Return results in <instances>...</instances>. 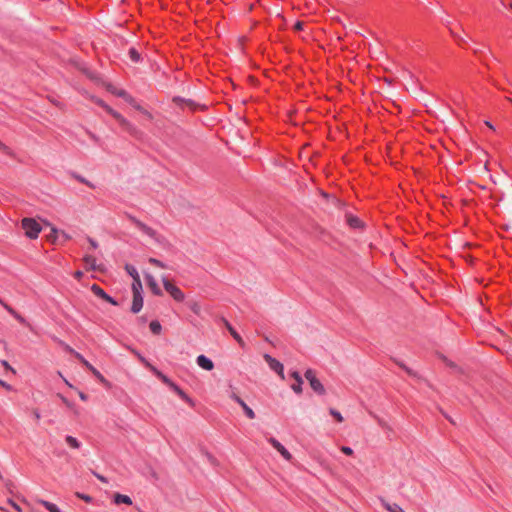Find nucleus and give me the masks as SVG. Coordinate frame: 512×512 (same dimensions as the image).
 <instances>
[{
	"label": "nucleus",
	"mask_w": 512,
	"mask_h": 512,
	"mask_svg": "<svg viewBox=\"0 0 512 512\" xmlns=\"http://www.w3.org/2000/svg\"><path fill=\"white\" fill-rule=\"evenodd\" d=\"M95 103L98 104L99 106L103 107L106 105L102 100L100 99H95Z\"/></svg>",
	"instance_id": "obj_55"
},
{
	"label": "nucleus",
	"mask_w": 512,
	"mask_h": 512,
	"mask_svg": "<svg viewBox=\"0 0 512 512\" xmlns=\"http://www.w3.org/2000/svg\"><path fill=\"white\" fill-rule=\"evenodd\" d=\"M130 220L135 224V226L140 229L143 233H145L146 235L152 237V238H156V231L153 230L151 227L147 226L146 224H144L143 222L139 221L138 219L134 218V217H130Z\"/></svg>",
	"instance_id": "obj_8"
},
{
	"label": "nucleus",
	"mask_w": 512,
	"mask_h": 512,
	"mask_svg": "<svg viewBox=\"0 0 512 512\" xmlns=\"http://www.w3.org/2000/svg\"><path fill=\"white\" fill-rule=\"evenodd\" d=\"M88 242L90 243V245L93 249H96L98 247V244L94 239L88 238Z\"/></svg>",
	"instance_id": "obj_44"
},
{
	"label": "nucleus",
	"mask_w": 512,
	"mask_h": 512,
	"mask_svg": "<svg viewBox=\"0 0 512 512\" xmlns=\"http://www.w3.org/2000/svg\"><path fill=\"white\" fill-rule=\"evenodd\" d=\"M33 415H34V417H35V419H36V420H39V419H40V414H39L38 410H34V411H33Z\"/></svg>",
	"instance_id": "obj_57"
},
{
	"label": "nucleus",
	"mask_w": 512,
	"mask_h": 512,
	"mask_svg": "<svg viewBox=\"0 0 512 512\" xmlns=\"http://www.w3.org/2000/svg\"><path fill=\"white\" fill-rule=\"evenodd\" d=\"M196 362L199 367L206 371H211L214 369V363L211 359L206 357L205 355H199L196 359Z\"/></svg>",
	"instance_id": "obj_9"
},
{
	"label": "nucleus",
	"mask_w": 512,
	"mask_h": 512,
	"mask_svg": "<svg viewBox=\"0 0 512 512\" xmlns=\"http://www.w3.org/2000/svg\"><path fill=\"white\" fill-rule=\"evenodd\" d=\"M303 25H304V23H303V22H301V21H297V22L294 24V29H295L296 31H300V30H302V29H303Z\"/></svg>",
	"instance_id": "obj_41"
},
{
	"label": "nucleus",
	"mask_w": 512,
	"mask_h": 512,
	"mask_svg": "<svg viewBox=\"0 0 512 512\" xmlns=\"http://www.w3.org/2000/svg\"><path fill=\"white\" fill-rule=\"evenodd\" d=\"M223 323L225 325V327L228 329V331L230 332V334L232 335V337L242 346H244V341L242 339V337L235 331V329L231 326V324L223 319Z\"/></svg>",
	"instance_id": "obj_15"
},
{
	"label": "nucleus",
	"mask_w": 512,
	"mask_h": 512,
	"mask_svg": "<svg viewBox=\"0 0 512 512\" xmlns=\"http://www.w3.org/2000/svg\"><path fill=\"white\" fill-rule=\"evenodd\" d=\"M489 57H494L493 52L490 51Z\"/></svg>",
	"instance_id": "obj_63"
},
{
	"label": "nucleus",
	"mask_w": 512,
	"mask_h": 512,
	"mask_svg": "<svg viewBox=\"0 0 512 512\" xmlns=\"http://www.w3.org/2000/svg\"><path fill=\"white\" fill-rule=\"evenodd\" d=\"M83 260H84V262L86 264V268L88 270L102 271L101 266L96 263L95 257H93L91 255H86Z\"/></svg>",
	"instance_id": "obj_13"
},
{
	"label": "nucleus",
	"mask_w": 512,
	"mask_h": 512,
	"mask_svg": "<svg viewBox=\"0 0 512 512\" xmlns=\"http://www.w3.org/2000/svg\"><path fill=\"white\" fill-rule=\"evenodd\" d=\"M65 350L69 353H72L74 355V353L76 352L74 349H72L70 346L68 345H65Z\"/></svg>",
	"instance_id": "obj_53"
},
{
	"label": "nucleus",
	"mask_w": 512,
	"mask_h": 512,
	"mask_svg": "<svg viewBox=\"0 0 512 512\" xmlns=\"http://www.w3.org/2000/svg\"><path fill=\"white\" fill-rule=\"evenodd\" d=\"M91 291L95 296L105 300L106 302L115 306L118 305L117 301L110 297L99 285L93 284L91 286Z\"/></svg>",
	"instance_id": "obj_5"
},
{
	"label": "nucleus",
	"mask_w": 512,
	"mask_h": 512,
	"mask_svg": "<svg viewBox=\"0 0 512 512\" xmlns=\"http://www.w3.org/2000/svg\"><path fill=\"white\" fill-rule=\"evenodd\" d=\"M173 391H175L184 401L189 403L191 406L194 405L193 400L174 382L169 386Z\"/></svg>",
	"instance_id": "obj_14"
},
{
	"label": "nucleus",
	"mask_w": 512,
	"mask_h": 512,
	"mask_svg": "<svg viewBox=\"0 0 512 512\" xmlns=\"http://www.w3.org/2000/svg\"><path fill=\"white\" fill-rule=\"evenodd\" d=\"M133 106H134L137 110H139V111H143V108H142L140 105H138V104L134 103V104H133Z\"/></svg>",
	"instance_id": "obj_58"
},
{
	"label": "nucleus",
	"mask_w": 512,
	"mask_h": 512,
	"mask_svg": "<svg viewBox=\"0 0 512 512\" xmlns=\"http://www.w3.org/2000/svg\"><path fill=\"white\" fill-rule=\"evenodd\" d=\"M268 442L282 455L286 460H291L292 455L290 452L275 438L270 437Z\"/></svg>",
	"instance_id": "obj_7"
},
{
	"label": "nucleus",
	"mask_w": 512,
	"mask_h": 512,
	"mask_svg": "<svg viewBox=\"0 0 512 512\" xmlns=\"http://www.w3.org/2000/svg\"><path fill=\"white\" fill-rule=\"evenodd\" d=\"M348 223H349V225H350L351 227H358V226H359L360 221H359V219H358V218H355V217L350 216V217L348 218Z\"/></svg>",
	"instance_id": "obj_34"
},
{
	"label": "nucleus",
	"mask_w": 512,
	"mask_h": 512,
	"mask_svg": "<svg viewBox=\"0 0 512 512\" xmlns=\"http://www.w3.org/2000/svg\"><path fill=\"white\" fill-rule=\"evenodd\" d=\"M341 451L346 454V455H352L353 454V450L348 447V446H343L341 447Z\"/></svg>",
	"instance_id": "obj_37"
},
{
	"label": "nucleus",
	"mask_w": 512,
	"mask_h": 512,
	"mask_svg": "<svg viewBox=\"0 0 512 512\" xmlns=\"http://www.w3.org/2000/svg\"><path fill=\"white\" fill-rule=\"evenodd\" d=\"M0 150L2 152H4L6 155H9V156L13 155L11 149L6 144H4L2 141H0Z\"/></svg>",
	"instance_id": "obj_30"
},
{
	"label": "nucleus",
	"mask_w": 512,
	"mask_h": 512,
	"mask_svg": "<svg viewBox=\"0 0 512 512\" xmlns=\"http://www.w3.org/2000/svg\"><path fill=\"white\" fill-rule=\"evenodd\" d=\"M174 101H182L184 102L186 105H188L189 107H191L192 109L195 108V105L193 103L192 100H183V99H179V98H174Z\"/></svg>",
	"instance_id": "obj_35"
},
{
	"label": "nucleus",
	"mask_w": 512,
	"mask_h": 512,
	"mask_svg": "<svg viewBox=\"0 0 512 512\" xmlns=\"http://www.w3.org/2000/svg\"><path fill=\"white\" fill-rule=\"evenodd\" d=\"M0 303L3 305V307L11 314L13 315L17 320L20 322H23L24 319L8 304L4 303L2 300H0Z\"/></svg>",
	"instance_id": "obj_22"
},
{
	"label": "nucleus",
	"mask_w": 512,
	"mask_h": 512,
	"mask_svg": "<svg viewBox=\"0 0 512 512\" xmlns=\"http://www.w3.org/2000/svg\"><path fill=\"white\" fill-rule=\"evenodd\" d=\"M377 421H378V424L384 428V429H387V430H390V426L387 424L386 421H384L383 419H380V418H377Z\"/></svg>",
	"instance_id": "obj_36"
},
{
	"label": "nucleus",
	"mask_w": 512,
	"mask_h": 512,
	"mask_svg": "<svg viewBox=\"0 0 512 512\" xmlns=\"http://www.w3.org/2000/svg\"><path fill=\"white\" fill-rule=\"evenodd\" d=\"M104 109L109 113L111 114L113 117H114V114H118L117 111H115L114 109H112L110 106H108L107 104L104 106Z\"/></svg>",
	"instance_id": "obj_39"
},
{
	"label": "nucleus",
	"mask_w": 512,
	"mask_h": 512,
	"mask_svg": "<svg viewBox=\"0 0 512 512\" xmlns=\"http://www.w3.org/2000/svg\"><path fill=\"white\" fill-rule=\"evenodd\" d=\"M145 279H146L147 284L150 287L151 291L153 292V294H155L157 296H161L162 291L159 288L155 278L151 274H145Z\"/></svg>",
	"instance_id": "obj_11"
},
{
	"label": "nucleus",
	"mask_w": 512,
	"mask_h": 512,
	"mask_svg": "<svg viewBox=\"0 0 512 512\" xmlns=\"http://www.w3.org/2000/svg\"><path fill=\"white\" fill-rule=\"evenodd\" d=\"M93 475H94L97 479H99L101 482H103V483H108L107 478H106V477H104L103 475L98 474V473H96V472H93Z\"/></svg>",
	"instance_id": "obj_38"
},
{
	"label": "nucleus",
	"mask_w": 512,
	"mask_h": 512,
	"mask_svg": "<svg viewBox=\"0 0 512 512\" xmlns=\"http://www.w3.org/2000/svg\"><path fill=\"white\" fill-rule=\"evenodd\" d=\"M398 364H399V366H400L401 368H403V369H404V367H406V366H405L404 364H402V363H398Z\"/></svg>",
	"instance_id": "obj_62"
},
{
	"label": "nucleus",
	"mask_w": 512,
	"mask_h": 512,
	"mask_svg": "<svg viewBox=\"0 0 512 512\" xmlns=\"http://www.w3.org/2000/svg\"><path fill=\"white\" fill-rule=\"evenodd\" d=\"M485 124L490 128V129H494L493 125L489 122V121H486Z\"/></svg>",
	"instance_id": "obj_60"
},
{
	"label": "nucleus",
	"mask_w": 512,
	"mask_h": 512,
	"mask_svg": "<svg viewBox=\"0 0 512 512\" xmlns=\"http://www.w3.org/2000/svg\"><path fill=\"white\" fill-rule=\"evenodd\" d=\"M58 233H59L58 229H56L55 227H52L51 233L47 236L48 240L51 242H55L57 239Z\"/></svg>",
	"instance_id": "obj_28"
},
{
	"label": "nucleus",
	"mask_w": 512,
	"mask_h": 512,
	"mask_svg": "<svg viewBox=\"0 0 512 512\" xmlns=\"http://www.w3.org/2000/svg\"><path fill=\"white\" fill-rule=\"evenodd\" d=\"M125 270L132 277V290L142 289V282L136 268L132 265H126Z\"/></svg>",
	"instance_id": "obj_4"
},
{
	"label": "nucleus",
	"mask_w": 512,
	"mask_h": 512,
	"mask_svg": "<svg viewBox=\"0 0 512 512\" xmlns=\"http://www.w3.org/2000/svg\"><path fill=\"white\" fill-rule=\"evenodd\" d=\"M82 276H83V272H82V271H76V272L74 273V277H75L76 279H78V280H80V279L82 278Z\"/></svg>",
	"instance_id": "obj_47"
},
{
	"label": "nucleus",
	"mask_w": 512,
	"mask_h": 512,
	"mask_svg": "<svg viewBox=\"0 0 512 512\" xmlns=\"http://www.w3.org/2000/svg\"><path fill=\"white\" fill-rule=\"evenodd\" d=\"M133 291V301L131 306V311L133 313H138L143 307V297L141 294L142 289L132 290Z\"/></svg>",
	"instance_id": "obj_6"
},
{
	"label": "nucleus",
	"mask_w": 512,
	"mask_h": 512,
	"mask_svg": "<svg viewBox=\"0 0 512 512\" xmlns=\"http://www.w3.org/2000/svg\"><path fill=\"white\" fill-rule=\"evenodd\" d=\"M381 502H382L383 507L389 512H402L403 511V509L396 503L391 504L385 500H382Z\"/></svg>",
	"instance_id": "obj_18"
},
{
	"label": "nucleus",
	"mask_w": 512,
	"mask_h": 512,
	"mask_svg": "<svg viewBox=\"0 0 512 512\" xmlns=\"http://www.w3.org/2000/svg\"><path fill=\"white\" fill-rule=\"evenodd\" d=\"M404 370H405L409 375H411V376H415V375H416V374H415V372H413V371H412L411 369H409L407 366H406V367H404Z\"/></svg>",
	"instance_id": "obj_54"
},
{
	"label": "nucleus",
	"mask_w": 512,
	"mask_h": 512,
	"mask_svg": "<svg viewBox=\"0 0 512 512\" xmlns=\"http://www.w3.org/2000/svg\"><path fill=\"white\" fill-rule=\"evenodd\" d=\"M114 502L116 504H127V505H131L132 504V500L129 496L127 495H123V494H120V493H116L114 495Z\"/></svg>",
	"instance_id": "obj_17"
},
{
	"label": "nucleus",
	"mask_w": 512,
	"mask_h": 512,
	"mask_svg": "<svg viewBox=\"0 0 512 512\" xmlns=\"http://www.w3.org/2000/svg\"><path fill=\"white\" fill-rule=\"evenodd\" d=\"M0 385H1L2 387H4L5 389H7V390H11V389H12L11 385H9L8 383L4 382V381H3V380H1V379H0Z\"/></svg>",
	"instance_id": "obj_45"
},
{
	"label": "nucleus",
	"mask_w": 512,
	"mask_h": 512,
	"mask_svg": "<svg viewBox=\"0 0 512 512\" xmlns=\"http://www.w3.org/2000/svg\"><path fill=\"white\" fill-rule=\"evenodd\" d=\"M148 262L160 268H166L165 264L156 258H149Z\"/></svg>",
	"instance_id": "obj_29"
},
{
	"label": "nucleus",
	"mask_w": 512,
	"mask_h": 512,
	"mask_svg": "<svg viewBox=\"0 0 512 512\" xmlns=\"http://www.w3.org/2000/svg\"><path fill=\"white\" fill-rule=\"evenodd\" d=\"M74 356L82 363L85 361V358L78 352L74 353Z\"/></svg>",
	"instance_id": "obj_46"
},
{
	"label": "nucleus",
	"mask_w": 512,
	"mask_h": 512,
	"mask_svg": "<svg viewBox=\"0 0 512 512\" xmlns=\"http://www.w3.org/2000/svg\"><path fill=\"white\" fill-rule=\"evenodd\" d=\"M76 495H77V497L81 498L82 500H84L86 502H90L91 501V497L88 496V495H84V494H81V493H77Z\"/></svg>",
	"instance_id": "obj_40"
},
{
	"label": "nucleus",
	"mask_w": 512,
	"mask_h": 512,
	"mask_svg": "<svg viewBox=\"0 0 512 512\" xmlns=\"http://www.w3.org/2000/svg\"><path fill=\"white\" fill-rule=\"evenodd\" d=\"M65 441L73 449H79L81 446L80 442L73 436H66Z\"/></svg>",
	"instance_id": "obj_20"
},
{
	"label": "nucleus",
	"mask_w": 512,
	"mask_h": 512,
	"mask_svg": "<svg viewBox=\"0 0 512 512\" xmlns=\"http://www.w3.org/2000/svg\"><path fill=\"white\" fill-rule=\"evenodd\" d=\"M264 359H265L266 363L269 365V367L273 371H275L282 379H284L283 365L278 360L271 357L269 354H265Z\"/></svg>",
	"instance_id": "obj_3"
},
{
	"label": "nucleus",
	"mask_w": 512,
	"mask_h": 512,
	"mask_svg": "<svg viewBox=\"0 0 512 512\" xmlns=\"http://www.w3.org/2000/svg\"><path fill=\"white\" fill-rule=\"evenodd\" d=\"M330 414L338 421V422H342L343 421V417L341 415L340 412H338L337 410L335 409H330Z\"/></svg>",
	"instance_id": "obj_31"
},
{
	"label": "nucleus",
	"mask_w": 512,
	"mask_h": 512,
	"mask_svg": "<svg viewBox=\"0 0 512 512\" xmlns=\"http://www.w3.org/2000/svg\"><path fill=\"white\" fill-rule=\"evenodd\" d=\"M91 372L94 374L97 379L104 384H107V380L104 378V376L94 367Z\"/></svg>",
	"instance_id": "obj_27"
},
{
	"label": "nucleus",
	"mask_w": 512,
	"mask_h": 512,
	"mask_svg": "<svg viewBox=\"0 0 512 512\" xmlns=\"http://www.w3.org/2000/svg\"><path fill=\"white\" fill-rule=\"evenodd\" d=\"M191 309H192V311H193L194 313H196V314H199V312H200V306H199V304H198V303H194V304L191 306Z\"/></svg>",
	"instance_id": "obj_42"
},
{
	"label": "nucleus",
	"mask_w": 512,
	"mask_h": 512,
	"mask_svg": "<svg viewBox=\"0 0 512 512\" xmlns=\"http://www.w3.org/2000/svg\"><path fill=\"white\" fill-rule=\"evenodd\" d=\"M311 388L318 394L320 395H323L325 394V388L324 386L322 385V383L320 382V380H318L317 378L316 379H312V381L309 383Z\"/></svg>",
	"instance_id": "obj_16"
},
{
	"label": "nucleus",
	"mask_w": 512,
	"mask_h": 512,
	"mask_svg": "<svg viewBox=\"0 0 512 512\" xmlns=\"http://www.w3.org/2000/svg\"><path fill=\"white\" fill-rule=\"evenodd\" d=\"M0 303L3 305V307L11 314L13 315L17 320L20 322H23L24 319L8 304L4 303L2 300H0Z\"/></svg>",
	"instance_id": "obj_21"
},
{
	"label": "nucleus",
	"mask_w": 512,
	"mask_h": 512,
	"mask_svg": "<svg viewBox=\"0 0 512 512\" xmlns=\"http://www.w3.org/2000/svg\"><path fill=\"white\" fill-rule=\"evenodd\" d=\"M2 365L6 368V369H9V370H12L14 372V370L12 369V367L8 364L7 361H2Z\"/></svg>",
	"instance_id": "obj_52"
},
{
	"label": "nucleus",
	"mask_w": 512,
	"mask_h": 512,
	"mask_svg": "<svg viewBox=\"0 0 512 512\" xmlns=\"http://www.w3.org/2000/svg\"><path fill=\"white\" fill-rule=\"evenodd\" d=\"M64 382H65V383H66V385H68L70 388H73L72 384H71L68 380L64 379Z\"/></svg>",
	"instance_id": "obj_61"
},
{
	"label": "nucleus",
	"mask_w": 512,
	"mask_h": 512,
	"mask_svg": "<svg viewBox=\"0 0 512 512\" xmlns=\"http://www.w3.org/2000/svg\"><path fill=\"white\" fill-rule=\"evenodd\" d=\"M82 364L87 367L90 371L94 368L86 359Z\"/></svg>",
	"instance_id": "obj_49"
},
{
	"label": "nucleus",
	"mask_w": 512,
	"mask_h": 512,
	"mask_svg": "<svg viewBox=\"0 0 512 512\" xmlns=\"http://www.w3.org/2000/svg\"><path fill=\"white\" fill-rule=\"evenodd\" d=\"M109 91H111L112 93L116 94L117 96L119 97H126L127 96V93L124 91V90H116V89H113L112 87H108Z\"/></svg>",
	"instance_id": "obj_32"
},
{
	"label": "nucleus",
	"mask_w": 512,
	"mask_h": 512,
	"mask_svg": "<svg viewBox=\"0 0 512 512\" xmlns=\"http://www.w3.org/2000/svg\"><path fill=\"white\" fill-rule=\"evenodd\" d=\"M61 235L63 236L64 240H66V241L70 239V236L67 233H65L64 231H61Z\"/></svg>",
	"instance_id": "obj_56"
},
{
	"label": "nucleus",
	"mask_w": 512,
	"mask_h": 512,
	"mask_svg": "<svg viewBox=\"0 0 512 512\" xmlns=\"http://www.w3.org/2000/svg\"><path fill=\"white\" fill-rule=\"evenodd\" d=\"M38 503L44 506L49 512H61L60 509L53 503L46 500H38Z\"/></svg>",
	"instance_id": "obj_19"
},
{
	"label": "nucleus",
	"mask_w": 512,
	"mask_h": 512,
	"mask_svg": "<svg viewBox=\"0 0 512 512\" xmlns=\"http://www.w3.org/2000/svg\"><path fill=\"white\" fill-rule=\"evenodd\" d=\"M21 224L25 235L30 239H36L41 232L40 224L32 218H24Z\"/></svg>",
	"instance_id": "obj_1"
},
{
	"label": "nucleus",
	"mask_w": 512,
	"mask_h": 512,
	"mask_svg": "<svg viewBox=\"0 0 512 512\" xmlns=\"http://www.w3.org/2000/svg\"><path fill=\"white\" fill-rule=\"evenodd\" d=\"M78 395L80 397L81 400L83 401H86L87 400V395L81 391H78Z\"/></svg>",
	"instance_id": "obj_50"
},
{
	"label": "nucleus",
	"mask_w": 512,
	"mask_h": 512,
	"mask_svg": "<svg viewBox=\"0 0 512 512\" xmlns=\"http://www.w3.org/2000/svg\"><path fill=\"white\" fill-rule=\"evenodd\" d=\"M62 401L67 405V406H70V403L68 402V400L65 398V397H61Z\"/></svg>",
	"instance_id": "obj_59"
},
{
	"label": "nucleus",
	"mask_w": 512,
	"mask_h": 512,
	"mask_svg": "<svg viewBox=\"0 0 512 512\" xmlns=\"http://www.w3.org/2000/svg\"><path fill=\"white\" fill-rule=\"evenodd\" d=\"M10 503L15 510H17L18 512H21V508L18 504H16L15 502H12V501H10Z\"/></svg>",
	"instance_id": "obj_51"
},
{
	"label": "nucleus",
	"mask_w": 512,
	"mask_h": 512,
	"mask_svg": "<svg viewBox=\"0 0 512 512\" xmlns=\"http://www.w3.org/2000/svg\"><path fill=\"white\" fill-rule=\"evenodd\" d=\"M129 56L134 62H138L140 60V54L135 48H130Z\"/></svg>",
	"instance_id": "obj_26"
},
{
	"label": "nucleus",
	"mask_w": 512,
	"mask_h": 512,
	"mask_svg": "<svg viewBox=\"0 0 512 512\" xmlns=\"http://www.w3.org/2000/svg\"><path fill=\"white\" fill-rule=\"evenodd\" d=\"M489 57H494L493 52L490 51Z\"/></svg>",
	"instance_id": "obj_64"
},
{
	"label": "nucleus",
	"mask_w": 512,
	"mask_h": 512,
	"mask_svg": "<svg viewBox=\"0 0 512 512\" xmlns=\"http://www.w3.org/2000/svg\"><path fill=\"white\" fill-rule=\"evenodd\" d=\"M114 118L127 130L132 128L131 124L121 114H114Z\"/></svg>",
	"instance_id": "obj_23"
},
{
	"label": "nucleus",
	"mask_w": 512,
	"mask_h": 512,
	"mask_svg": "<svg viewBox=\"0 0 512 512\" xmlns=\"http://www.w3.org/2000/svg\"><path fill=\"white\" fill-rule=\"evenodd\" d=\"M140 359L146 364V366H148L151 371L163 382L165 383L167 386H170L172 385V382L166 375H164L161 371H159L156 367L152 366L151 364H149L147 361H145L144 358L140 357Z\"/></svg>",
	"instance_id": "obj_10"
},
{
	"label": "nucleus",
	"mask_w": 512,
	"mask_h": 512,
	"mask_svg": "<svg viewBox=\"0 0 512 512\" xmlns=\"http://www.w3.org/2000/svg\"><path fill=\"white\" fill-rule=\"evenodd\" d=\"M291 377L295 380V383L292 384V386H291L292 390L295 393L300 394L302 392V383H303V380H302L300 374L298 372L294 371L291 373Z\"/></svg>",
	"instance_id": "obj_12"
},
{
	"label": "nucleus",
	"mask_w": 512,
	"mask_h": 512,
	"mask_svg": "<svg viewBox=\"0 0 512 512\" xmlns=\"http://www.w3.org/2000/svg\"><path fill=\"white\" fill-rule=\"evenodd\" d=\"M162 282L165 290L173 297L174 300L182 302L185 298L184 293L166 277H162Z\"/></svg>",
	"instance_id": "obj_2"
},
{
	"label": "nucleus",
	"mask_w": 512,
	"mask_h": 512,
	"mask_svg": "<svg viewBox=\"0 0 512 512\" xmlns=\"http://www.w3.org/2000/svg\"><path fill=\"white\" fill-rule=\"evenodd\" d=\"M152 333L154 334H160L161 330H162V327H161V324L158 322V321H152L149 325Z\"/></svg>",
	"instance_id": "obj_25"
},
{
	"label": "nucleus",
	"mask_w": 512,
	"mask_h": 512,
	"mask_svg": "<svg viewBox=\"0 0 512 512\" xmlns=\"http://www.w3.org/2000/svg\"><path fill=\"white\" fill-rule=\"evenodd\" d=\"M242 409L244 410L246 416L249 418V419H254L255 418V413L254 411L245 403V402H241V405Z\"/></svg>",
	"instance_id": "obj_24"
},
{
	"label": "nucleus",
	"mask_w": 512,
	"mask_h": 512,
	"mask_svg": "<svg viewBox=\"0 0 512 512\" xmlns=\"http://www.w3.org/2000/svg\"><path fill=\"white\" fill-rule=\"evenodd\" d=\"M231 398L236 401L239 405H241V402H244L239 396H237L235 393L231 395Z\"/></svg>",
	"instance_id": "obj_43"
},
{
	"label": "nucleus",
	"mask_w": 512,
	"mask_h": 512,
	"mask_svg": "<svg viewBox=\"0 0 512 512\" xmlns=\"http://www.w3.org/2000/svg\"><path fill=\"white\" fill-rule=\"evenodd\" d=\"M124 99L132 105L135 103L134 99L128 94L126 97H124Z\"/></svg>",
	"instance_id": "obj_48"
},
{
	"label": "nucleus",
	"mask_w": 512,
	"mask_h": 512,
	"mask_svg": "<svg viewBox=\"0 0 512 512\" xmlns=\"http://www.w3.org/2000/svg\"><path fill=\"white\" fill-rule=\"evenodd\" d=\"M305 378L309 381V383L312 381V379H316L315 372L311 369H308L305 372Z\"/></svg>",
	"instance_id": "obj_33"
}]
</instances>
